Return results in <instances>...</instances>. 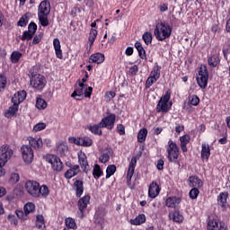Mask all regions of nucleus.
I'll list each match as a JSON object with an SVG mask.
<instances>
[{"mask_svg": "<svg viewBox=\"0 0 230 230\" xmlns=\"http://www.w3.org/2000/svg\"><path fill=\"white\" fill-rule=\"evenodd\" d=\"M111 159V155H109V152L102 153V155L99 158L100 163H102L105 164V163H109Z\"/></svg>", "mask_w": 230, "mask_h": 230, "instance_id": "obj_51", "label": "nucleus"}, {"mask_svg": "<svg viewBox=\"0 0 230 230\" xmlns=\"http://www.w3.org/2000/svg\"><path fill=\"white\" fill-rule=\"evenodd\" d=\"M7 84H8V81L6 79V75L0 74V93H3V91L6 89Z\"/></svg>", "mask_w": 230, "mask_h": 230, "instance_id": "obj_44", "label": "nucleus"}, {"mask_svg": "<svg viewBox=\"0 0 230 230\" xmlns=\"http://www.w3.org/2000/svg\"><path fill=\"white\" fill-rule=\"evenodd\" d=\"M145 222H146V216H145V214H139L136 218L129 220L131 226H142Z\"/></svg>", "mask_w": 230, "mask_h": 230, "instance_id": "obj_30", "label": "nucleus"}, {"mask_svg": "<svg viewBox=\"0 0 230 230\" xmlns=\"http://www.w3.org/2000/svg\"><path fill=\"white\" fill-rule=\"evenodd\" d=\"M36 107L39 111H44V109L48 108V102L42 97L38 96L36 98Z\"/></svg>", "mask_w": 230, "mask_h": 230, "instance_id": "obj_37", "label": "nucleus"}, {"mask_svg": "<svg viewBox=\"0 0 230 230\" xmlns=\"http://www.w3.org/2000/svg\"><path fill=\"white\" fill-rule=\"evenodd\" d=\"M170 98H172V91L167 90L165 94L160 98L156 105V112H163L164 114L169 112L170 109H172V103H168Z\"/></svg>", "mask_w": 230, "mask_h": 230, "instance_id": "obj_4", "label": "nucleus"}, {"mask_svg": "<svg viewBox=\"0 0 230 230\" xmlns=\"http://www.w3.org/2000/svg\"><path fill=\"white\" fill-rule=\"evenodd\" d=\"M183 130H184V125H182V124H176V127H175V132H176V134H180V133H181Z\"/></svg>", "mask_w": 230, "mask_h": 230, "instance_id": "obj_61", "label": "nucleus"}, {"mask_svg": "<svg viewBox=\"0 0 230 230\" xmlns=\"http://www.w3.org/2000/svg\"><path fill=\"white\" fill-rule=\"evenodd\" d=\"M49 12H51V4H49V1L43 0L40 2L38 7V19L43 28L49 26V19H48Z\"/></svg>", "mask_w": 230, "mask_h": 230, "instance_id": "obj_1", "label": "nucleus"}, {"mask_svg": "<svg viewBox=\"0 0 230 230\" xmlns=\"http://www.w3.org/2000/svg\"><path fill=\"white\" fill-rule=\"evenodd\" d=\"M26 95H27L26 91L24 90L17 92L16 93L13 94L12 98L13 103L18 106L21 105V103H22V102L26 100Z\"/></svg>", "mask_w": 230, "mask_h": 230, "instance_id": "obj_22", "label": "nucleus"}, {"mask_svg": "<svg viewBox=\"0 0 230 230\" xmlns=\"http://www.w3.org/2000/svg\"><path fill=\"white\" fill-rule=\"evenodd\" d=\"M105 61V55L102 53H95L89 58L90 64H102Z\"/></svg>", "mask_w": 230, "mask_h": 230, "instance_id": "obj_28", "label": "nucleus"}, {"mask_svg": "<svg viewBox=\"0 0 230 230\" xmlns=\"http://www.w3.org/2000/svg\"><path fill=\"white\" fill-rule=\"evenodd\" d=\"M48 163L51 164V168L54 172H62V170H64V164L62 163V160L55 155H49L48 156Z\"/></svg>", "mask_w": 230, "mask_h": 230, "instance_id": "obj_13", "label": "nucleus"}, {"mask_svg": "<svg viewBox=\"0 0 230 230\" xmlns=\"http://www.w3.org/2000/svg\"><path fill=\"white\" fill-rule=\"evenodd\" d=\"M105 96L109 99V100H112V98H115L116 97V93L112 92V91H110V92H107Z\"/></svg>", "mask_w": 230, "mask_h": 230, "instance_id": "obj_64", "label": "nucleus"}, {"mask_svg": "<svg viewBox=\"0 0 230 230\" xmlns=\"http://www.w3.org/2000/svg\"><path fill=\"white\" fill-rule=\"evenodd\" d=\"M208 80H209V72H208V66L201 65L197 76L198 85L200 89H206L208 87Z\"/></svg>", "mask_w": 230, "mask_h": 230, "instance_id": "obj_5", "label": "nucleus"}, {"mask_svg": "<svg viewBox=\"0 0 230 230\" xmlns=\"http://www.w3.org/2000/svg\"><path fill=\"white\" fill-rule=\"evenodd\" d=\"M53 46H54L57 58L62 59L63 55H62V46H60V40H58V38L54 39Z\"/></svg>", "mask_w": 230, "mask_h": 230, "instance_id": "obj_32", "label": "nucleus"}, {"mask_svg": "<svg viewBox=\"0 0 230 230\" xmlns=\"http://www.w3.org/2000/svg\"><path fill=\"white\" fill-rule=\"evenodd\" d=\"M27 139L29 141V145H31V146H32V148H34L35 150H40V148H42V138H35L33 137H29Z\"/></svg>", "mask_w": 230, "mask_h": 230, "instance_id": "obj_24", "label": "nucleus"}, {"mask_svg": "<svg viewBox=\"0 0 230 230\" xmlns=\"http://www.w3.org/2000/svg\"><path fill=\"white\" fill-rule=\"evenodd\" d=\"M78 163L81 165V168L84 169V172H89V164L87 162V156L85 153L80 151L78 154Z\"/></svg>", "mask_w": 230, "mask_h": 230, "instance_id": "obj_21", "label": "nucleus"}, {"mask_svg": "<svg viewBox=\"0 0 230 230\" xmlns=\"http://www.w3.org/2000/svg\"><path fill=\"white\" fill-rule=\"evenodd\" d=\"M96 37H98V31L95 29H91L88 38V42L90 46H93L94 44V40H96Z\"/></svg>", "mask_w": 230, "mask_h": 230, "instance_id": "obj_40", "label": "nucleus"}, {"mask_svg": "<svg viewBox=\"0 0 230 230\" xmlns=\"http://www.w3.org/2000/svg\"><path fill=\"white\" fill-rule=\"evenodd\" d=\"M93 175L94 179H100L102 175H103V171H102V167L99 164H95L93 171Z\"/></svg>", "mask_w": 230, "mask_h": 230, "instance_id": "obj_41", "label": "nucleus"}, {"mask_svg": "<svg viewBox=\"0 0 230 230\" xmlns=\"http://www.w3.org/2000/svg\"><path fill=\"white\" fill-rule=\"evenodd\" d=\"M160 191L161 189L159 188V185L155 182H152L149 186L148 196L150 199H155V197L159 195Z\"/></svg>", "mask_w": 230, "mask_h": 230, "instance_id": "obj_27", "label": "nucleus"}, {"mask_svg": "<svg viewBox=\"0 0 230 230\" xmlns=\"http://www.w3.org/2000/svg\"><path fill=\"white\" fill-rule=\"evenodd\" d=\"M215 53L211 54V57L208 58V62L210 67H217L220 64V54L217 52V49H214Z\"/></svg>", "mask_w": 230, "mask_h": 230, "instance_id": "obj_23", "label": "nucleus"}, {"mask_svg": "<svg viewBox=\"0 0 230 230\" xmlns=\"http://www.w3.org/2000/svg\"><path fill=\"white\" fill-rule=\"evenodd\" d=\"M199 191L198 187H194L190 191V198L192 199V200H195L199 197Z\"/></svg>", "mask_w": 230, "mask_h": 230, "instance_id": "obj_53", "label": "nucleus"}, {"mask_svg": "<svg viewBox=\"0 0 230 230\" xmlns=\"http://www.w3.org/2000/svg\"><path fill=\"white\" fill-rule=\"evenodd\" d=\"M142 39L146 44V46H149V44H152V32L146 31L143 34Z\"/></svg>", "mask_w": 230, "mask_h": 230, "instance_id": "obj_47", "label": "nucleus"}, {"mask_svg": "<svg viewBox=\"0 0 230 230\" xmlns=\"http://www.w3.org/2000/svg\"><path fill=\"white\" fill-rule=\"evenodd\" d=\"M19 179H21L19 176V173L13 172V173H11L9 182L11 184H17V182H19Z\"/></svg>", "mask_w": 230, "mask_h": 230, "instance_id": "obj_49", "label": "nucleus"}, {"mask_svg": "<svg viewBox=\"0 0 230 230\" xmlns=\"http://www.w3.org/2000/svg\"><path fill=\"white\" fill-rule=\"evenodd\" d=\"M46 128V123L40 122L33 127V132H40Z\"/></svg>", "mask_w": 230, "mask_h": 230, "instance_id": "obj_54", "label": "nucleus"}, {"mask_svg": "<svg viewBox=\"0 0 230 230\" xmlns=\"http://www.w3.org/2000/svg\"><path fill=\"white\" fill-rule=\"evenodd\" d=\"M189 102L190 103V105L197 107V105L200 103V99L197 95H191L189 97Z\"/></svg>", "mask_w": 230, "mask_h": 230, "instance_id": "obj_48", "label": "nucleus"}, {"mask_svg": "<svg viewBox=\"0 0 230 230\" xmlns=\"http://www.w3.org/2000/svg\"><path fill=\"white\" fill-rule=\"evenodd\" d=\"M40 195H42V197H47L49 193V189H48V186L42 185L39 187Z\"/></svg>", "mask_w": 230, "mask_h": 230, "instance_id": "obj_52", "label": "nucleus"}, {"mask_svg": "<svg viewBox=\"0 0 230 230\" xmlns=\"http://www.w3.org/2000/svg\"><path fill=\"white\" fill-rule=\"evenodd\" d=\"M73 190L75 191V196L80 199L84 195V181L76 180L74 182Z\"/></svg>", "mask_w": 230, "mask_h": 230, "instance_id": "obj_25", "label": "nucleus"}, {"mask_svg": "<svg viewBox=\"0 0 230 230\" xmlns=\"http://www.w3.org/2000/svg\"><path fill=\"white\" fill-rule=\"evenodd\" d=\"M190 135H183L182 137H180V146L181 149V152L186 153L188 152L187 145L190 143Z\"/></svg>", "mask_w": 230, "mask_h": 230, "instance_id": "obj_31", "label": "nucleus"}, {"mask_svg": "<svg viewBox=\"0 0 230 230\" xmlns=\"http://www.w3.org/2000/svg\"><path fill=\"white\" fill-rule=\"evenodd\" d=\"M19 111V106L17 104L13 103L11 107L4 112L5 118H13L17 111Z\"/></svg>", "mask_w": 230, "mask_h": 230, "instance_id": "obj_34", "label": "nucleus"}, {"mask_svg": "<svg viewBox=\"0 0 230 230\" xmlns=\"http://www.w3.org/2000/svg\"><path fill=\"white\" fill-rule=\"evenodd\" d=\"M155 37L160 42L170 39L172 37V26L164 22H158L155 29Z\"/></svg>", "mask_w": 230, "mask_h": 230, "instance_id": "obj_2", "label": "nucleus"}, {"mask_svg": "<svg viewBox=\"0 0 230 230\" xmlns=\"http://www.w3.org/2000/svg\"><path fill=\"white\" fill-rule=\"evenodd\" d=\"M113 173H116V165H109L106 169V179H111Z\"/></svg>", "mask_w": 230, "mask_h": 230, "instance_id": "obj_46", "label": "nucleus"}, {"mask_svg": "<svg viewBox=\"0 0 230 230\" xmlns=\"http://www.w3.org/2000/svg\"><path fill=\"white\" fill-rule=\"evenodd\" d=\"M117 130L119 136H125V126H123L122 124H119L117 126Z\"/></svg>", "mask_w": 230, "mask_h": 230, "instance_id": "obj_60", "label": "nucleus"}, {"mask_svg": "<svg viewBox=\"0 0 230 230\" xmlns=\"http://www.w3.org/2000/svg\"><path fill=\"white\" fill-rule=\"evenodd\" d=\"M190 188H202V180L199 176H190L188 179Z\"/></svg>", "mask_w": 230, "mask_h": 230, "instance_id": "obj_29", "label": "nucleus"}, {"mask_svg": "<svg viewBox=\"0 0 230 230\" xmlns=\"http://www.w3.org/2000/svg\"><path fill=\"white\" fill-rule=\"evenodd\" d=\"M201 159H209V155H211V150L209 149V145L202 144L201 146Z\"/></svg>", "mask_w": 230, "mask_h": 230, "instance_id": "obj_35", "label": "nucleus"}, {"mask_svg": "<svg viewBox=\"0 0 230 230\" xmlns=\"http://www.w3.org/2000/svg\"><path fill=\"white\" fill-rule=\"evenodd\" d=\"M181 200L182 199H181V198L169 197L165 200V206L167 208H172L175 209V208H177V206H179L181 204Z\"/></svg>", "mask_w": 230, "mask_h": 230, "instance_id": "obj_26", "label": "nucleus"}, {"mask_svg": "<svg viewBox=\"0 0 230 230\" xmlns=\"http://www.w3.org/2000/svg\"><path fill=\"white\" fill-rule=\"evenodd\" d=\"M137 164V158L133 156L128 165V173H127V182L130 184L132 177H134V172H136V165Z\"/></svg>", "mask_w": 230, "mask_h": 230, "instance_id": "obj_18", "label": "nucleus"}, {"mask_svg": "<svg viewBox=\"0 0 230 230\" xmlns=\"http://www.w3.org/2000/svg\"><path fill=\"white\" fill-rule=\"evenodd\" d=\"M13 155V150L10 147V146L4 144L0 147V161H2L3 164H6L8 161Z\"/></svg>", "mask_w": 230, "mask_h": 230, "instance_id": "obj_10", "label": "nucleus"}, {"mask_svg": "<svg viewBox=\"0 0 230 230\" xmlns=\"http://www.w3.org/2000/svg\"><path fill=\"white\" fill-rule=\"evenodd\" d=\"M23 210L25 217H28L30 213H33V211H35V204H33L32 202H28L24 205Z\"/></svg>", "mask_w": 230, "mask_h": 230, "instance_id": "obj_39", "label": "nucleus"}, {"mask_svg": "<svg viewBox=\"0 0 230 230\" xmlns=\"http://www.w3.org/2000/svg\"><path fill=\"white\" fill-rule=\"evenodd\" d=\"M17 24L23 28L28 24V17L26 15H22L18 21Z\"/></svg>", "mask_w": 230, "mask_h": 230, "instance_id": "obj_55", "label": "nucleus"}, {"mask_svg": "<svg viewBox=\"0 0 230 230\" xmlns=\"http://www.w3.org/2000/svg\"><path fill=\"white\" fill-rule=\"evenodd\" d=\"M208 230H227V225L217 219H209L207 225Z\"/></svg>", "mask_w": 230, "mask_h": 230, "instance_id": "obj_16", "label": "nucleus"}, {"mask_svg": "<svg viewBox=\"0 0 230 230\" xmlns=\"http://www.w3.org/2000/svg\"><path fill=\"white\" fill-rule=\"evenodd\" d=\"M158 78H161V66L156 65L146 81V89H150V87H152V85L157 82Z\"/></svg>", "mask_w": 230, "mask_h": 230, "instance_id": "obj_8", "label": "nucleus"}, {"mask_svg": "<svg viewBox=\"0 0 230 230\" xmlns=\"http://www.w3.org/2000/svg\"><path fill=\"white\" fill-rule=\"evenodd\" d=\"M42 37H44L43 33L36 35L32 40V44H39L42 40Z\"/></svg>", "mask_w": 230, "mask_h": 230, "instance_id": "obj_58", "label": "nucleus"}, {"mask_svg": "<svg viewBox=\"0 0 230 230\" xmlns=\"http://www.w3.org/2000/svg\"><path fill=\"white\" fill-rule=\"evenodd\" d=\"M35 226L37 229H46V219H44V216L37 215L35 220Z\"/></svg>", "mask_w": 230, "mask_h": 230, "instance_id": "obj_33", "label": "nucleus"}, {"mask_svg": "<svg viewBox=\"0 0 230 230\" xmlns=\"http://www.w3.org/2000/svg\"><path fill=\"white\" fill-rule=\"evenodd\" d=\"M89 202H91V196L85 195L84 197L81 198L78 202V217L79 218H84L85 217V209L87 208V206L89 205Z\"/></svg>", "mask_w": 230, "mask_h": 230, "instance_id": "obj_14", "label": "nucleus"}, {"mask_svg": "<svg viewBox=\"0 0 230 230\" xmlns=\"http://www.w3.org/2000/svg\"><path fill=\"white\" fill-rule=\"evenodd\" d=\"M69 143H73L74 145H76L77 146H93V139H91L88 137H70L68 138Z\"/></svg>", "mask_w": 230, "mask_h": 230, "instance_id": "obj_15", "label": "nucleus"}, {"mask_svg": "<svg viewBox=\"0 0 230 230\" xmlns=\"http://www.w3.org/2000/svg\"><path fill=\"white\" fill-rule=\"evenodd\" d=\"M167 159L169 163H173L174 164H178L179 163V146H177V144L173 142V140L169 139L167 148Z\"/></svg>", "mask_w": 230, "mask_h": 230, "instance_id": "obj_3", "label": "nucleus"}, {"mask_svg": "<svg viewBox=\"0 0 230 230\" xmlns=\"http://www.w3.org/2000/svg\"><path fill=\"white\" fill-rule=\"evenodd\" d=\"M135 48H136L137 51L138 52L140 58H142V60H146V52L145 51L143 45H141V42L137 41L135 43Z\"/></svg>", "mask_w": 230, "mask_h": 230, "instance_id": "obj_36", "label": "nucleus"}, {"mask_svg": "<svg viewBox=\"0 0 230 230\" xmlns=\"http://www.w3.org/2000/svg\"><path fill=\"white\" fill-rule=\"evenodd\" d=\"M227 199H229L228 192H221L217 197V204L222 208L223 211L227 209Z\"/></svg>", "mask_w": 230, "mask_h": 230, "instance_id": "obj_20", "label": "nucleus"}, {"mask_svg": "<svg viewBox=\"0 0 230 230\" xmlns=\"http://www.w3.org/2000/svg\"><path fill=\"white\" fill-rule=\"evenodd\" d=\"M28 31H30L31 33H32L33 35H35L36 31H37V23L35 22H31L29 24L28 27Z\"/></svg>", "mask_w": 230, "mask_h": 230, "instance_id": "obj_57", "label": "nucleus"}, {"mask_svg": "<svg viewBox=\"0 0 230 230\" xmlns=\"http://www.w3.org/2000/svg\"><path fill=\"white\" fill-rule=\"evenodd\" d=\"M116 123V114L109 113L107 117H104L101 122L100 127L102 128H108V130H112Z\"/></svg>", "mask_w": 230, "mask_h": 230, "instance_id": "obj_11", "label": "nucleus"}, {"mask_svg": "<svg viewBox=\"0 0 230 230\" xmlns=\"http://www.w3.org/2000/svg\"><path fill=\"white\" fill-rule=\"evenodd\" d=\"M168 217L169 220H172V222H174L175 224H182V222H184V216L180 209L169 212Z\"/></svg>", "mask_w": 230, "mask_h": 230, "instance_id": "obj_17", "label": "nucleus"}, {"mask_svg": "<svg viewBox=\"0 0 230 230\" xmlns=\"http://www.w3.org/2000/svg\"><path fill=\"white\" fill-rule=\"evenodd\" d=\"M66 166H68L70 169H68L65 172L66 179H73L75 175H78V173H80V165L75 164L71 166V164H66Z\"/></svg>", "mask_w": 230, "mask_h": 230, "instance_id": "obj_19", "label": "nucleus"}, {"mask_svg": "<svg viewBox=\"0 0 230 230\" xmlns=\"http://www.w3.org/2000/svg\"><path fill=\"white\" fill-rule=\"evenodd\" d=\"M84 94L85 98H91V94H93V87L90 86L87 88V84L79 82L78 85L75 86V91L71 94V97L75 98V96H84Z\"/></svg>", "mask_w": 230, "mask_h": 230, "instance_id": "obj_6", "label": "nucleus"}, {"mask_svg": "<svg viewBox=\"0 0 230 230\" xmlns=\"http://www.w3.org/2000/svg\"><path fill=\"white\" fill-rule=\"evenodd\" d=\"M33 34L30 31H23V34L22 35V40H31L33 39Z\"/></svg>", "mask_w": 230, "mask_h": 230, "instance_id": "obj_50", "label": "nucleus"}, {"mask_svg": "<svg viewBox=\"0 0 230 230\" xmlns=\"http://www.w3.org/2000/svg\"><path fill=\"white\" fill-rule=\"evenodd\" d=\"M156 168H157V170H164V160H163V159L158 160Z\"/></svg>", "mask_w": 230, "mask_h": 230, "instance_id": "obj_62", "label": "nucleus"}, {"mask_svg": "<svg viewBox=\"0 0 230 230\" xmlns=\"http://www.w3.org/2000/svg\"><path fill=\"white\" fill-rule=\"evenodd\" d=\"M90 132H92V134H97L98 136H102V126H100V124L97 125H93V126H89L88 127Z\"/></svg>", "mask_w": 230, "mask_h": 230, "instance_id": "obj_45", "label": "nucleus"}, {"mask_svg": "<svg viewBox=\"0 0 230 230\" xmlns=\"http://www.w3.org/2000/svg\"><path fill=\"white\" fill-rule=\"evenodd\" d=\"M16 216L18 217V218H21L22 220H26V214H24V212H22V210H16Z\"/></svg>", "mask_w": 230, "mask_h": 230, "instance_id": "obj_63", "label": "nucleus"}, {"mask_svg": "<svg viewBox=\"0 0 230 230\" xmlns=\"http://www.w3.org/2000/svg\"><path fill=\"white\" fill-rule=\"evenodd\" d=\"M40 183L35 181H27L25 183V190L31 197H40V190H39Z\"/></svg>", "mask_w": 230, "mask_h": 230, "instance_id": "obj_9", "label": "nucleus"}, {"mask_svg": "<svg viewBox=\"0 0 230 230\" xmlns=\"http://www.w3.org/2000/svg\"><path fill=\"white\" fill-rule=\"evenodd\" d=\"M31 85L37 91H42L46 87V77L40 74H34L31 77Z\"/></svg>", "mask_w": 230, "mask_h": 230, "instance_id": "obj_7", "label": "nucleus"}, {"mask_svg": "<svg viewBox=\"0 0 230 230\" xmlns=\"http://www.w3.org/2000/svg\"><path fill=\"white\" fill-rule=\"evenodd\" d=\"M22 157L27 164L33 163V149L28 145H24L21 147Z\"/></svg>", "mask_w": 230, "mask_h": 230, "instance_id": "obj_12", "label": "nucleus"}, {"mask_svg": "<svg viewBox=\"0 0 230 230\" xmlns=\"http://www.w3.org/2000/svg\"><path fill=\"white\" fill-rule=\"evenodd\" d=\"M22 57V53H21L19 51H13L11 54V61L13 62V64H17V62H19V60H21Z\"/></svg>", "mask_w": 230, "mask_h": 230, "instance_id": "obj_43", "label": "nucleus"}, {"mask_svg": "<svg viewBox=\"0 0 230 230\" xmlns=\"http://www.w3.org/2000/svg\"><path fill=\"white\" fill-rule=\"evenodd\" d=\"M65 224L68 229H78V226H76V222L73 217H68L65 220Z\"/></svg>", "mask_w": 230, "mask_h": 230, "instance_id": "obj_42", "label": "nucleus"}, {"mask_svg": "<svg viewBox=\"0 0 230 230\" xmlns=\"http://www.w3.org/2000/svg\"><path fill=\"white\" fill-rule=\"evenodd\" d=\"M137 71H139V67L137 65H134V66H130V68H129V73L133 76H136V75H137Z\"/></svg>", "mask_w": 230, "mask_h": 230, "instance_id": "obj_59", "label": "nucleus"}, {"mask_svg": "<svg viewBox=\"0 0 230 230\" xmlns=\"http://www.w3.org/2000/svg\"><path fill=\"white\" fill-rule=\"evenodd\" d=\"M7 219H8V221L10 222V224H11L12 226H17V224H19V221L17 220V217H15V215L10 214V215L7 217Z\"/></svg>", "mask_w": 230, "mask_h": 230, "instance_id": "obj_56", "label": "nucleus"}, {"mask_svg": "<svg viewBox=\"0 0 230 230\" xmlns=\"http://www.w3.org/2000/svg\"><path fill=\"white\" fill-rule=\"evenodd\" d=\"M146 136H148V129L141 128L137 134V141L138 143H145L146 141Z\"/></svg>", "mask_w": 230, "mask_h": 230, "instance_id": "obj_38", "label": "nucleus"}]
</instances>
